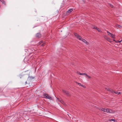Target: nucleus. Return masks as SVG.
<instances>
[{"label": "nucleus", "instance_id": "1", "mask_svg": "<svg viewBox=\"0 0 122 122\" xmlns=\"http://www.w3.org/2000/svg\"><path fill=\"white\" fill-rule=\"evenodd\" d=\"M62 92L67 96L69 97L71 96V94L69 92L64 90H62Z\"/></svg>", "mask_w": 122, "mask_h": 122}, {"label": "nucleus", "instance_id": "2", "mask_svg": "<svg viewBox=\"0 0 122 122\" xmlns=\"http://www.w3.org/2000/svg\"><path fill=\"white\" fill-rule=\"evenodd\" d=\"M45 97V98L50 100H52V98L51 97L49 96L48 94L44 93L43 95Z\"/></svg>", "mask_w": 122, "mask_h": 122}, {"label": "nucleus", "instance_id": "3", "mask_svg": "<svg viewBox=\"0 0 122 122\" xmlns=\"http://www.w3.org/2000/svg\"><path fill=\"white\" fill-rule=\"evenodd\" d=\"M41 34L40 33H37L36 35V38L38 39L41 38Z\"/></svg>", "mask_w": 122, "mask_h": 122}, {"label": "nucleus", "instance_id": "4", "mask_svg": "<svg viewBox=\"0 0 122 122\" xmlns=\"http://www.w3.org/2000/svg\"><path fill=\"white\" fill-rule=\"evenodd\" d=\"M29 58L30 56H26L24 59V61L28 62L29 61Z\"/></svg>", "mask_w": 122, "mask_h": 122}, {"label": "nucleus", "instance_id": "5", "mask_svg": "<svg viewBox=\"0 0 122 122\" xmlns=\"http://www.w3.org/2000/svg\"><path fill=\"white\" fill-rule=\"evenodd\" d=\"M104 38L107 40L108 41L111 43L112 41H111V40L108 38V37H107L106 36H104Z\"/></svg>", "mask_w": 122, "mask_h": 122}, {"label": "nucleus", "instance_id": "6", "mask_svg": "<svg viewBox=\"0 0 122 122\" xmlns=\"http://www.w3.org/2000/svg\"><path fill=\"white\" fill-rule=\"evenodd\" d=\"M115 112L114 111L111 109H109V110L107 112L108 113H114Z\"/></svg>", "mask_w": 122, "mask_h": 122}, {"label": "nucleus", "instance_id": "7", "mask_svg": "<svg viewBox=\"0 0 122 122\" xmlns=\"http://www.w3.org/2000/svg\"><path fill=\"white\" fill-rule=\"evenodd\" d=\"M106 89H107L108 91L112 93H114V91L112 89L109 88L108 89H107V88H106Z\"/></svg>", "mask_w": 122, "mask_h": 122}, {"label": "nucleus", "instance_id": "8", "mask_svg": "<svg viewBox=\"0 0 122 122\" xmlns=\"http://www.w3.org/2000/svg\"><path fill=\"white\" fill-rule=\"evenodd\" d=\"M101 110L105 112H107V111H106V109L104 108H101Z\"/></svg>", "mask_w": 122, "mask_h": 122}, {"label": "nucleus", "instance_id": "9", "mask_svg": "<svg viewBox=\"0 0 122 122\" xmlns=\"http://www.w3.org/2000/svg\"><path fill=\"white\" fill-rule=\"evenodd\" d=\"M110 36L111 37H112V38L113 39H115V36L114 35H113L112 34Z\"/></svg>", "mask_w": 122, "mask_h": 122}, {"label": "nucleus", "instance_id": "10", "mask_svg": "<svg viewBox=\"0 0 122 122\" xmlns=\"http://www.w3.org/2000/svg\"><path fill=\"white\" fill-rule=\"evenodd\" d=\"M81 41L86 43L87 42L85 39H83V38H82Z\"/></svg>", "mask_w": 122, "mask_h": 122}, {"label": "nucleus", "instance_id": "11", "mask_svg": "<svg viewBox=\"0 0 122 122\" xmlns=\"http://www.w3.org/2000/svg\"><path fill=\"white\" fill-rule=\"evenodd\" d=\"M34 58V56H31L29 58V61H30L32 59H33V58Z\"/></svg>", "mask_w": 122, "mask_h": 122}, {"label": "nucleus", "instance_id": "12", "mask_svg": "<svg viewBox=\"0 0 122 122\" xmlns=\"http://www.w3.org/2000/svg\"><path fill=\"white\" fill-rule=\"evenodd\" d=\"M73 10L72 9H70L69 10H68L67 11V12L68 13H70Z\"/></svg>", "mask_w": 122, "mask_h": 122}, {"label": "nucleus", "instance_id": "13", "mask_svg": "<svg viewBox=\"0 0 122 122\" xmlns=\"http://www.w3.org/2000/svg\"><path fill=\"white\" fill-rule=\"evenodd\" d=\"M116 26L117 27L119 28H121L122 27L121 26L118 25H116Z\"/></svg>", "mask_w": 122, "mask_h": 122}, {"label": "nucleus", "instance_id": "14", "mask_svg": "<svg viewBox=\"0 0 122 122\" xmlns=\"http://www.w3.org/2000/svg\"><path fill=\"white\" fill-rule=\"evenodd\" d=\"M77 38L79 40H81L82 38L80 36H78V37H77Z\"/></svg>", "mask_w": 122, "mask_h": 122}, {"label": "nucleus", "instance_id": "15", "mask_svg": "<svg viewBox=\"0 0 122 122\" xmlns=\"http://www.w3.org/2000/svg\"><path fill=\"white\" fill-rule=\"evenodd\" d=\"M30 78V79L31 80H32V79H34L35 78V77H32V76H29V77Z\"/></svg>", "mask_w": 122, "mask_h": 122}, {"label": "nucleus", "instance_id": "16", "mask_svg": "<svg viewBox=\"0 0 122 122\" xmlns=\"http://www.w3.org/2000/svg\"><path fill=\"white\" fill-rule=\"evenodd\" d=\"M114 93H115L116 94H117L118 95H119V94H120L121 92H114Z\"/></svg>", "mask_w": 122, "mask_h": 122}, {"label": "nucleus", "instance_id": "17", "mask_svg": "<svg viewBox=\"0 0 122 122\" xmlns=\"http://www.w3.org/2000/svg\"><path fill=\"white\" fill-rule=\"evenodd\" d=\"M109 121H113L115 122H116V120L114 119H110L109 120Z\"/></svg>", "mask_w": 122, "mask_h": 122}, {"label": "nucleus", "instance_id": "18", "mask_svg": "<svg viewBox=\"0 0 122 122\" xmlns=\"http://www.w3.org/2000/svg\"><path fill=\"white\" fill-rule=\"evenodd\" d=\"M75 82L76 84L80 86H81V85H82V84L81 83H79L78 82H77L76 81Z\"/></svg>", "mask_w": 122, "mask_h": 122}, {"label": "nucleus", "instance_id": "19", "mask_svg": "<svg viewBox=\"0 0 122 122\" xmlns=\"http://www.w3.org/2000/svg\"><path fill=\"white\" fill-rule=\"evenodd\" d=\"M74 35L77 37H77H78V36H79V35H78V34L76 33H74Z\"/></svg>", "mask_w": 122, "mask_h": 122}, {"label": "nucleus", "instance_id": "20", "mask_svg": "<svg viewBox=\"0 0 122 122\" xmlns=\"http://www.w3.org/2000/svg\"><path fill=\"white\" fill-rule=\"evenodd\" d=\"M96 29L99 32H100V29L96 27Z\"/></svg>", "mask_w": 122, "mask_h": 122}, {"label": "nucleus", "instance_id": "21", "mask_svg": "<svg viewBox=\"0 0 122 122\" xmlns=\"http://www.w3.org/2000/svg\"><path fill=\"white\" fill-rule=\"evenodd\" d=\"M107 33H108V35L110 36L112 34V33H111L108 31H107Z\"/></svg>", "mask_w": 122, "mask_h": 122}, {"label": "nucleus", "instance_id": "22", "mask_svg": "<svg viewBox=\"0 0 122 122\" xmlns=\"http://www.w3.org/2000/svg\"><path fill=\"white\" fill-rule=\"evenodd\" d=\"M0 1L3 3L4 4H5V2L3 0H0Z\"/></svg>", "mask_w": 122, "mask_h": 122}, {"label": "nucleus", "instance_id": "23", "mask_svg": "<svg viewBox=\"0 0 122 122\" xmlns=\"http://www.w3.org/2000/svg\"><path fill=\"white\" fill-rule=\"evenodd\" d=\"M84 73H80L79 72L78 73V74L80 75H84Z\"/></svg>", "mask_w": 122, "mask_h": 122}, {"label": "nucleus", "instance_id": "24", "mask_svg": "<svg viewBox=\"0 0 122 122\" xmlns=\"http://www.w3.org/2000/svg\"><path fill=\"white\" fill-rule=\"evenodd\" d=\"M81 86L84 88H86V86L83 85L82 84V85H81Z\"/></svg>", "mask_w": 122, "mask_h": 122}, {"label": "nucleus", "instance_id": "25", "mask_svg": "<svg viewBox=\"0 0 122 122\" xmlns=\"http://www.w3.org/2000/svg\"><path fill=\"white\" fill-rule=\"evenodd\" d=\"M110 7H111L112 8H113L114 7L111 4H110Z\"/></svg>", "mask_w": 122, "mask_h": 122}, {"label": "nucleus", "instance_id": "26", "mask_svg": "<svg viewBox=\"0 0 122 122\" xmlns=\"http://www.w3.org/2000/svg\"><path fill=\"white\" fill-rule=\"evenodd\" d=\"M108 110H109V109H106V111H107V112H106L107 113V112H108Z\"/></svg>", "mask_w": 122, "mask_h": 122}, {"label": "nucleus", "instance_id": "27", "mask_svg": "<svg viewBox=\"0 0 122 122\" xmlns=\"http://www.w3.org/2000/svg\"><path fill=\"white\" fill-rule=\"evenodd\" d=\"M43 42L42 41H40L39 42V44H41V43H42Z\"/></svg>", "mask_w": 122, "mask_h": 122}, {"label": "nucleus", "instance_id": "28", "mask_svg": "<svg viewBox=\"0 0 122 122\" xmlns=\"http://www.w3.org/2000/svg\"><path fill=\"white\" fill-rule=\"evenodd\" d=\"M84 75H85L87 76H88V75H87V74L85 73H84Z\"/></svg>", "mask_w": 122, "mask_h": 122}, {"label": "nucleus", "instance_id": "29", "mask_svg": "<svg viewBox=\"0 0 122 122\" xmlns=\"http://www.w3.org/2000/svg\"><path fill=\"white\" fill-rule=\"evenodd\" d=\"M2 89L1 88H0V92H2Z\"/></svg>", "mask_w": 122, "mask_h": 122}, {"label": "nucleus", "instance_id": "30", "mask_svg": "<svg viewBox=\"0 0 122 122\" xmlns=\"http://www.w3.org/2000/svg\"><path fill=\"white\" fill-rule=\"evenodd\" d=\"M45 44H43L41 45V46H44Z\"/></svg>", "mask_w": 122, "mask_h": 122}, {"label": "nucleus", "instance_id": "31", "mask_svg": "<svg viewBox=\"0 0 122 122\" xmlns=\"http://www.w3.org/2000/svg\"><path fill=\"white\" fill-rule=\"evenodd\" d=\"M87 77L89 78H91V76H88H88H87Z\"/></svg>", "mask_w": 122, "mask_h": 122}, {"label": "nucleus", "instance_id": "32", "mask_svg": "<svg viewBox=\"0 0 122 122\" xmlns=\"http://www.w3.org/2000/svg\"><path fill=\"white\" fill-rule=\"evenodd\" d=\"M32 51H33H33H35V50H34V49H33V48H32Z\"/></svg>", "mask_w": 122, "mask_h": 122}, {"label": "nucleus", "instance_id": "33", "mask_svg": "<svg viewBox=\"0 0 122 122\" xmlns=\"http://www.w3.org/2000/svg\"><path fill=\"white\" fill-rule=\"evenodd\" d=\"M119 41H116V43H119Z\"/></svg>", "mask_w": 122, "mask_h": 122}, {"label": "nucleus", "instance_id": "34", "mask_svg": "<svg viewBox=\"0 0 122 122\" xmlns=\"http://www.w3.org/2000/svg\"><path fill=\"white\" fill-rule=\"evenodd\" d=\"M122 41V40H121L120 41H119V43H120V42H121Z\"/></svg>", "mask_w": 122, "mask_h": 122}, {"label": "nucleus", "instance_id": "35", "mask_svg": "<svg viewBox=\"0 0 122 122\" xmlns=\"http://www.w3.org/2000/svg\"><path fill=\"white\" fill-rule=\"evenodd\" d=\"M113 41H115V42H116V40H113Z\"/></svg>", "mask_w": 122, "mask_h": 122}, {"label": "nucleus", "instance_id": "36", "mask_svg": "<svg viewBox=\"0 0 122 122\" xmlns=\"http://www.w3.org/2000/svg\"><path fill=\"white\" fill-rule=\"evenodd\" d=\"M96 27H94L93 28V29H96Z\"/></svg>", "mask_w": 122, "mask_h": 122}, {"label": "nucleus", "instance_id": "37", "mask_svg": "<svg viewBox=\"0 0 122 122\" xmlns=\"http://www.w3.org/2000/svg\"><path fill=\"white\" fill-rule=\"evenodd\" d=\"M25 83H26V84L27 83V82H26H26H25Z\"/></svg>", "mask_w": 122, "mask_h": 122}]
</instances>
